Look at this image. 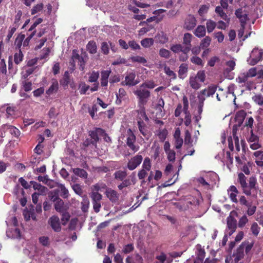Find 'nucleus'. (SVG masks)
Wrapping results in <instances>:
<instances>
[{"label": "nucleus", "instance_id": "9d476101", "mask_svg": "<svg viewBox=\"0 0 263 263\" xmlns=\"http://www.w3.org/2000/svg\"><path fill=\"white\" fill-rule=\"evenodd\" d=\"M89 136H90V138L92 140L91 141L92 145L94 146L95 147H97V142L99 140V137L98 135L96 134L94 130L91 131L89 133Z\"/></svg>", "mask_w": 263, "mask_h": 263}, {"label": "nucleus", "instance_id": "c9c22d12", "mask_svg": "<svg viewBox=\"0 0 263 263\" xmlns=\"http://www.w3.org/2000/svg\"><path fill=\"white\" fill-rule=\"evenodd\" d=\"M95 132H96V134L98 135V137L100 138V137H103L104 136V131L100 128H96L95 130H94Z\"/></svg>", "mask_w": 263, "mask_h": 263}, {"label": "nucleus", "instance_id": "473e14b6", "mask_svg": "<svg viewBox=\"0 0 263 263\" xmlns=\"http://www.w3.org/2000/svg\"><path fill=\"white\" fill-rule=\"evenodd\" d=\"M93 209L96 213H98L100 211V208L101 206L100 202H92Z\"/></svg>", "mask_w": 263, "mask_h": 263}, {"label": "nucleus", "instance_id": "f704fd0d", "mask_svg": "<svg viewBox=\"0 0 263 263\" xmlns=\"http://www.w3.org/2000/svg\"><path fill=\"white\" fill-rule=\"evenodd\" d=\"M52 70L54 74H57L59 72L60 65L59 63H56L54 64L52 68Z\"/></svg>", "mask_w": 263, "mask_h": 263}, {"label": "nucleus", "instance_id": "79ce46f5", "mask_svg": "<svg viewBox=\"0 0 263 263\" xmlns=\"http://www.w3.org/2000/svg\"><path fill=\"white\" fill-rule=\"evenodd\" d=\"M38 180L40 182H43L45 184H47L48 182L49 181L46 177L40 176L38 177Z\"/></svg>", "mask_w": 263, "mask_h": 263}, {"label": "nucleus", "instance_id": "72a5a7b5", "mask_svg": "<svg viewBox=\"0 0 263 263\" xmlns=\"http://www.w3.org/2000/svg\"><path fill=\"white\" fill-rule=\"evenodd\" d=\"M78 220L77 219H72L69 223V228L71 230L75 229L76 225L77 224Z\"/></svg>", "mask_w": 263, "mask_h": 263}, {"label": "nucleus", "instance_id": "c756f323", "mask_svg": "<svg viewBox=\"0 0 263 263\" xmlns=\"http://www.w3.org/2000/svg\"><path fill=\"white\" fill-rule=\"evenodd\" d=\"M22 13L21 11H18L15 15V21L14 23V26H15L16 25H17V27L18 26V22L21 20V17L22 16Z\"/></svg>", "mask_w": 263, "mask_h": 263}, {"label": "nucleus", "instance_id": "4be33fe9", "mask_svg": "<svg viewBox=\"0 0 263 263\" xmlns=\"http://www.w3.org/2000/svg\"><path fill=\"white\" fill-rule=\"evenodd\" d=\"M80 92L81 95L85 94L86 91L89 89V86L87 85L85 83H81L80 84Z\"/></svg>", "mask_w": 263, "mask_h": 263}, {"label": "nucleus", "instance_id": "f03ea898", "mask_svg": "<svg viewBox=\"0 0 263 263\" xmlns=\"http://www.w3.org/2000/svg\"><path fill=\"white\" fill-rule=\"evenodd\" d=\"M76 61H78L80 65V70H83L85 68V61L83 57L79 55L77 50H73L72 51L71 60L70 61V65L72 66H74Z\"/></svg>", "mask_w": 263, "mask_h": 263}, {"label": "nucleus", "instance_id": "e433bc0d", "mask_svg": "<svg viewBox=\"0 0 263 263\" xmlns=\"http://www.w3.org/2000/svg\"><path fill=\"white\" fill-rule=\"evenodd\" d=\"M42 146L41 144L39 143L35 147L34 151L37 154H41L42 152Z\"/></svg>", "mask_w": 263, "mask_h": 263}, {"label": "nucleus", "instance_id": "a19ab883", "mask_svg": "<svg viewBox=\"0 0 263 263\" xmlns=\"http://www.w3.org/2000/svg\"><path fill=\"white\" fill-rule=\"evenodd\" d=\"M34 121L33 119H25L24 120V123L25 126L29 125L33 123H34Z\"/></svg>", "mask_w": 263, "mask_h": 263}, {"label": "nucleus", "instance_id": "5701e85b", "mask_svg": "<svg viewBox=\"0 0 263 263\" xmlns=\"http://www.w3.org/2000/svg\"><path fill=\"white\" fill-rule=\"evenodd\" d=\"M43 8V4H39L34 6L31 10V14H34L41 11Z\"/></svg>", "mask_w": 263, "mask_h": 263}, {"label": "nucleus", "instance_id": "603ef678", "mask_svg": "<svg viewBox=\"0 0 263 263\" xmlns=\"http://www.w3.org/2000/svg\"><path fill=\"white\" fill-rule=\"evenodd\" d=\"M105 244L101 240H99L97 242V247L99 249H102L104 247Z\"/></svg>", "mask_w": 263, "mask_h": 263}, {"label": "nucleus", "instance_id": "338daca9", "mask_svg": "<svg viewBox=\"0 0 263 263\" xmlns=\"http://www.w3.org/2000/svg\"><path fill=\"white\" fill-rule=\"evenodd\" d=\"M71 238L73 241H75L77 239V236L76 233H74L72 235Z\"/></svg>", "mask_w": 263, "mask_h": 263}, {"label": "nucleus", "instance_id": "6e6552de", "mask_svg": "<svg viewBox=\"0 0 263 263\" xmlns=\"http://www.w3.org/2000/svg\"><path fill=\"white\" fill-rule=\"evenodd\" d=\"M83 200L81 202V209L83 212H86L87 211L89 205V200L86 195H84L82 196Z\"/></svg>", "mask_w": 263, "mask_h": 263}, {"label": "nucleus", "instance_id": "7ed1b4c3", "mask_svg": "<svg viewBox=\"0 0 263 263\" xmlns=\"http://www.w3.org/2000/svg\"><path fill=\"white\" fill-rule=\"evenodd\" d=\"M48 223L54 232H59L61 231L60 219L57 216H51L49 219Z\"/></svg>", "mask_w": 263, "mask_h": 263}, {"label": "nucleus", "instance_id": "864d4df0", "mask_svg": "<svg viewBox=\"0 0 263 263\" xmlns=\"http://www.w3.org/2000/svg\"><path fill=\"white\" fill-rule=\"evenodd\" d=\"M34 1L35 0H23L24 4L27 6H30L31 3Z\"/></svg>", "mask_w": 263, "mask_h": 263}, {"label": "nucleus", "instance_id": "a211bd4d", "mask_svg": "<svg viewBox=\"0 0 263 263\" xmlns=\"http://www.w3.org/2000/svg\"><path fill=\"white\" fill-rule=\"evenodd\" d=\"M40 242L44 246L48 247L50 245L49 238L47 236H42L39 238Z\"/></svg>", "mask_w": 263, "mask_h": 263}, {"label": "nucleus", "instance_id": "58836bf2", "mask_svg": "<svg viewBox=\"0 0 263 263\" xmlns=\"http://www.w3.org/2000/svg\"><path fill=\"white\" fill-rule=\"evenodd\" d=\"M51 207V205L48 201H44L43 203V208L44 211H49Z\"/></svg>", "mask_w": 263, "mask_h": 263}, {"label": "nucleus", "instance_id": "c03bdc74", "mask_svg": "<svg viewBox=\"0 0 263 263\" xmlns=\"http://www.w3.org/2000/svg\"><path fill=\"white\" fill-rule=\"evenodd\" d=\"M97 103L99 104L102 108H106L107 105L105 104L103 101L102 100L98 98H97Z\"/></svg>", "mask_w": 263, "mask_h": 263}, {"label": "nucleus", "instance_id": "6ab92c4d", "mask_svg": "<svg viewBox=\"0 0 263 263\" xmlns=\"http://www.w3.org/2000/svg\"><path fill=\"white\" fill-rule=\"evenodd\" d=\"M59 114V112L55 107H51L49 112L48 116L50 118H55Z\"/></svg>", "mask_w": 263, "mask_h": 263}, {"label": "nucleus", "instance_id": "e2e57ef3", "mask_svg": "<svg viewBox=\"0 0 263 263\" xmlns=\"http://www.w3.org/2000/svg\"><path fill=\"white\" fill-rule=\"evenodd\" d=\"M36 211L37 213H40L42 211V206L41 204L37 205L36 206Z\"/></svg>", "mask_w": 263, "mask_h": 263}, {"label": "nucleus", "instance_id": "ddd939ff", "mask_svg": "<svg viewBox=\"0 0 263 263\" xmlns=\"http://www.w3.org/2000/svg\"><path fill=\"white\" fill-rule=\"evenodd\" d=\"M87 49L90 53H96L97 50V46L95 42H89L87 45Z\"/></svg>", "mask_w": 263, "mask_h": 263}, {"label": "nucleus", "instance_id": "f8f14e48", "mask_svg": "<svg viewBox=\"0 0 263 263\" xmlns=\"http://www.w3.org/2000/svg\"><path fill=\"white\" fill-rule=\"evenodd\" d=\"M90 197L92 199V202H100L102 199V195L97 192H92Z\"/></svg>", "mask_w": 263, "mask_h": 263}, {"label": "nucleus", "instance_id": "a878e982", "mask_svg": "<svg viewBox=\"0 0 263 263\" xmlns=\"http://www.w3.org/2000/svg\"><path fill=\"white\" fill-rule=\"evenodd\" d=\"M69 82V78L67 75L65 74L64 77L60 81V84L63 86H67Z\"/></svg>", "mask_w": 263, "mask_h": 263}, {"label": "nucleus", "instance_id": "37998d69", "mask_svg": "<svg viewBox=\"0 0 263 263\" xmlns=\"http://www.w3.org/2000/svg\"><path fill=\"white\" fill-rule=\"evenodd\" d=\"M6 169V164L3 162H0V173H3Z\"/></svg>", "mask_w": 263, "mask_h": 263}, {"label": "nucleus", "instance_id": "423d86ee", "mask_svg": "<svg viewBox=\"0 0 263 263\" xmlns=\"http://www.w3.org/2000/svg\"><path fill=\"white\" fill-rule=\"evenodd\" d=\"M59 89L58 82L56 80H54L52 82L51 85L49 87L48 89L46 91V93L48 96H50L57 92Z\"/></svg>", "mask_w": 263, "mask_h": 263}, {"label": "nucleus", "instance_id": "a18cd8bd", "mask_svg": "<svg viewBox=\"0 0 263 263\" xmlns=\"http://www.w3.org/2000/svg\"><path fill=\"white\" fill-rule=\"evenodd\" d=\"M109 222L108 221H105L104 222H102V223H100L98 226V229H103V228H105L106 227H107L108 225Z\"/></svg>", "mask_w": 263, "mask_h": 263}, {"label": "nucleus", "instance_id": "09e8293b", "mask_svg": "<svg viewBox=\"0 0 263 263\" xmlns=\"http://www.w3.org/2000/svg\"><path fill=\"white\" fill-rule=\"evenodd\" d=\"M92 140L90 138V139H86L83 143V145L85 146V147H88L91 145H92V143H91V141Z\"/></svg>", "mask_w": 263, "mask_h": 263}, {"label": "nucleus", "instance_id": "aec40b11", "mask_svg": "<svg viewBox=\"0 0 263 263\" xmlns=\"http://www.w3.org/2000/svg\"><path fill=\"white\" fill-rule=\"evenodd\" d=\"M99 76L98 72L93 71L89 78V82H96L97 81Z\"/></svg>", "mask_w": 263, "mask_h": 263}, {"label": "nucleus", "instance_id": "0eeeda50", "mask_svg": "<svg viewBox=\"0 0 263 263\" xmlns=\"http://www.w3.org/2000/svg\"><path fill=\"white\" fill-rule=\"evenodd\" d=\"M110 70H105L101 72V85L106 86L108 83V78L110 74Z\"/></svg>", "mask_w": 263, "mask_h": 263}, {"label": "nucleus", "instance_id": "20e7f679", "mask_svg": "<svg viewBox=\"0 0 263 263\" xmlns=\"http://www.w3.org/2000/svg\"><path fill=\"white\" fill-rule=\"evenodd\" d=\"M57 186L58 187L59 190H57L56 191H58V193L59 192L61 193V196L64 199L68 198L69 196V192L65 185L59 183H57Z\"/></svg>", "mask_w": 263, "mask_h": 263}, {"label": "nucleus", "instance_id": "dca6fc26", "mask_svg": "<svg viewBox=\"0 0 263 263\" xmlns=\"http://www.w3.org/2000/svg\"><path fill=\"white\" fill-rule=\"evenodd\" d=\"M61 213L62 214V217L61 218L62 224L65 226L69 221L70 216L67 211L62 212Z\"/></svg>", "mask_w": 263, "mask_h": 263}, {"label": "nucleus", "instance_id": "2eb2a0df", "mask_svg": "<svg viewBox=\"0 0 263 263\" xmlns=\"http://www.w3.org/2000/svg\"><path fill=\"white\" fill-rule=\"evenodd\" d=\"M73 190L75 192L76 194L77 195L83 196V190L82 189L81 186L79 184H73L72 186Z\"/></svg>", "mask_w": 263, "mask_h": 263}, {"label": "nucleus", "instance_id": "8fccbe9b", "mask_svg": "<svg viewBox=\"0 0 263 263\" xmlns=\"http://www.w3.org/2000/svg\"><path fill=\"white\" fill-rule=\"evenodd\" d=\"M36 171L40 173H44L46 172V166L45 165L41 166L39 168H37L36 169Z\"/></svg>", "mask_w": 263, "mask_h": 263}, {"label": "nucleus", "instance_id": "ea45409f", "mask_svg": "<svg viewBox=\"0 0 263 263\" xmlns=\"http://www.w3.org/2000/svg\"><path fill=\"white\" fill-rule=\"evenodd\" d=\"M97 111V106L96 105H94L92 107V109L91 110H90L89 111V114L91 116V117L92 118H94L95 117V112H96Z\"/></svg>", "mask_w": 263, "mask_h": 263}, {"label": "nucleus", "instance_id": "bb28decb", "mask_svg": "<svg viewBox=\"0 0 263 263\" xmlns=\"http://www.w3.org/2000/svg\"><path fill=\"white\" fill-rule=\"evenodd\" d=\"M32 83L30 82L25 81L23 83V88L25 91H28L32 89Z\"/></svg>", "mask_w": 263, "mask_h": 263}, {"label": "nucleus", "instance_id": "5fc2aeb1", "mask_svg": "<svg viewBox=\"0 0 263 263\" xmlns=\"http://www.w3.org/2000/svg\"><path fill=\"white\" fill-rule=\"evenodd\" d=\"M11 125H4L2 127V130L4 132V133H8V127H10Z\"/></svg>", "mask_w": 263, "mask_h": 263}, {"label": "nucleus", "instance_id": "f3484780", "mask_svg": "<svg viewBox=\"0 0 263 263\" xmlns=\"http://www.w3.org/2000/svg\"><path fill=\"white\" fill-rule=\"evenodd\" d=\"M8 133L12 135H14L15 137H17L20 135V130L15 127L11 125L10 127H8Z\"/></svg>", "mask_w": 263, "mask_h": 263}, {"label": "nucleus", "instance_id": "4d7b16f0", "mask_svg": "<svg viewBox=\"0 0 263 263\" xmlns=\"http://www.w3.org/2000/svg\"><path fill=\"white\" fill-rule=\"evenodd\" d=\"M92 189L93 190L92 192H98V191L100 190V187L98 184H96L92 186Z\"/></svg>", "mask_w": 263, "mask_h": 263}, {"label": "nucleus", "instance_id": "680f3d73", "mask_svg": "<svg viewBox=\"0 0 263 263\" xmlns=\"http://www.w3.org/2000/svg\"><path fill=\"white\" fill-rule=\"evenodd\" d=\"M95 86L93 87H91L90 88V90L91 92L96 91L98 90V84H95Z\"/></svg>", "mask_w": 263, "mask_h": 263}, {"label": "nucleus", "instance_id": "39448f33", "mask_svg": "<svg viewBox=\"0 0 263 263\" xmlns=\"http://www.w3.org/2000/svg\"><path fill=\"white\" fill-rule=\"evenodd\" d=\"M30 183L33 185V187L34 190H37L39 191L37 194L39 195L45 194L47 191V187L34 181H31L30 182Z\"/></svg>", "mask_w": 263, "mask_h": 263}, {"label": "nucleus", "instance_id": "412c9836", "mask_svg": "<svg viewBox=\"0 0 263 263\" xmlns=\"http://www.w3.org/2000/svg\"><path fill=\"white\" fill-rule=\"evenodd\" d=\"M24 37V35H21L20 37H17L15 40L16 47L18 49V51L20 50H21V47L22 45V42Z\"/></svg>", "mask_w": 263, "mask_h": 263}, {"label": "nucleus", "instance_id": "49530a36", "mask_svg": "<svg viewBox=\"0 0 263 263\" xmlns=\"http://www.w3.org/2000/svg\"><path fill=\"white\" fill-rule=\"evenodd\" d=\"M60 174L64 178H66L68 177V173L67 172V171H66L65 169L64 168H62L61 171H60Z\"/></svg>", "mask_w": 263, "mask_h": 263}, {"label": "nucleus", "instance_id": "7c9ffc66", "mask_svg": "<svg viewBox=\"0 0 263 263\" xmlns=\"http://www.w3.org/2000/svg\"><path fill=\"white\" fill-rule=\"evenodd\" d=\"M101 49L104 54H107L109 51V47L108 44L105 42L102 43Z\"/></svg>", "mask_w": 263, "mask_h": 263}, {"label": "nucleus", "instance_id": "6e6d98bb", "mask_svg": "<svg viewBox=\"0 0 263 263\" xmlns=\"http://www.w3.org/2000/svg\"><path fill=\"white\" fill-rule=\"evenodd\" d=\"M46 41V39H43L40 40V43L39 45L37 46L38 48H41L45 44V42Z\"/></svg>", "mask_w": 263, "mask_h": 263}, {"label": "nucleus", "instance_id": "9b49d317", "mask_svg": "<svg viewBox=\"0 0 263 263\" xmlns=\"http://www.w3.org/2000/svg\"><path fill=\"white\" fill-rule=\"evenodd\" d=\"M23 59V54L21 50H20L18 52H16L14 55V61L16 64H19Z\"/></svg>", "mask_w": 263, "mask_h": 263}, {"label": "nucleus", "instance_id": "cd10ccee", "mask_svg": "<svg viewBox=\"0 0 263 263\" xmlns=\"http://www.w3.org/2000/svg\"><path fill=\"white\" fill-rule=\"evenodd\" d=\"M19 182L21 184V185L26 189H29L30 185L28 184V183L23 178L21 177L19 180Z\"/></svg>", "mask_w": 263, "mask_h": 263}, {"label": "nucleus", "instance_id": "052dcab7", "mask_svg": "<svg viewBox=\"0 0 263 263\" xmlns=\"http://www.w3.org/2000/svg\"><path fill=\"white\" fill-rule=\"evenodd\" d=\"M12 66H13V63H12V62L11 61V58L10 57H9V62H8V68H9V70H10L12 68Z\"/></svg>", "mask_w": 263, "mask_h": 263}, {"label": "nucleus", "instance_id": "69168bd1", "mask_svg": "<svg viewBox=\"0 0 263 263\" xmlns=\"http://www.w3.org/2000/svg\"><path fill=\"white\" fill-rule=\"evenodd\" d=\"M16 90V86L15 84H13L12 85V87L11 89V92L13 93L15 92Z\"/></svg>", "mask_w": 263, "mask_h": 263}, {"label": "nucleus", "instance_id": "2f4dec72", "mask_svg": "<svg viewBox=\"0 0 263 263\" xmlns=\"http://www.w3.org/2000/svg\"><path fill=\"white\" fill-rule=\"evenodd\" d=\"M34 33H35V31H33V32L31 33V34H30L29 35V36H28L25 40V41H24L23 43V46H27L29 44V41L30 40V39L33 37V36L34 35Z\"/></svg>", "mask_w": 263, "mask_h": 263}, {"label": "nucleus", "instance_id": "4468645a", "mask_svg": "<svg viewBox=\"0 0 263 263\" xmlns=\"http://www.w3.org/2000/svg\"><path fill=\"white\" fill-rule=\"evenodd\" d=\"M107 197L113 202L115 201V192L111 189H108L106 191Z\"/></svg>", "mask_w": 263, "mask_h": 263}, {"label": "nucleus", "instance_id": "774afa93", "mask_svg": "<svg viewBox=\"0 0 263 263\" xmlns=\"http://www.w3.org/2000/svg\"><path fill=\"white\" fill-rule=\"evenodd\" d=\"M45 33V30L43 29V30H41L38 33H37V36L38 37H41Z\"/></svg>", "mask_w": 263, "mask_h": 263}, {"label": "nucleus", "instance_id": "b1692460", "mask_svg": "<svg viewBox=\"0 0 263 263\" xmlns=\"http://www.w3.org/2000/svg\"><path fill=\"white\" fill-rule=\"evenodd\" d=\"M17 27V25H16L15 26L11 27L10 28V31H9L8 34L7 35L6 40L7 41H9L10 39L12 36L13 33L16 31V28Z\"/></svg>", "mask_w": 263, "mask_h": 263}, {"label": "nucleus", "instance_id": "13d9d810", "mask_svg": "<svg viewBox=\"0 0 263 263\" xmlns=\"http://www.w3.org/2000/svg\"><path fill=\"white\" fill-rule=\"evenodd\" d=\"M115 248L114 244H110L108 247V251L110 252H113L114 251Z\"/></svg>", "mask_w": 263, "mask_h": 263}, {"label": "nucleus", "instance_id": "1a4fd4ad", "mask_svg": "<svg viewBox=\"0 0 263 263\" xmlns=\"http://www.w3.org/2000/svg\"><path fill=\"white\" fill-rule=\"evenodd\" d=\"M73 172L74 174L78 176L81 178H87V172L83 169L76 168L73 170Z\"/></svg>", "mask_w": 263, "mask_h": 263}, {"label": "nucleus", "instance_id": "de8ad7c7", "mask_svg": "<svg viewBox=\"0 0 263 263\" xmlns=\"http://www.w3.org/2000/svg\"><path fill=\"white\" fill-rule=\"evenodd\" d=\"M44 52L43 53V55H41V58L42 59H45V58H47L48 56V55H49V54L50 53V50H49V48H47L45 50H44Z\"/></svg>", "mask_w": 263, "mask_h": 263}, {"label": "nucleus", "instance_id": "c85d7f7f", "mask_svg": "<svg viewBox=\"0 0 263 263\" xmlns=\"http://www.w3.org/2000/svg\"><path fill=\"white\" fill-rule=\"evenodd\" d=\"M44 92V89L43 87H40L34 91H33V95L35 97H39L42 95Z\"/></svg>", "mask_w": 263, "mask_h": 263}, {"label": "nucleus", "instance_id": "f257e3e1", "mask_svg": "<svg viewBox=\"0 0 263 263\" xmlns=\"http://www.w3.org/2000/svg\"><path fill=\"white\" fill-rule=\"evenodd\" d=\"M49 199L53 203L54 209L59 213L66 211L68 208V204H65L63 200L60 198L58 191H52L48 193Z\"/></svg>", "mask_w": 263, "mask_h": 263}, {"label": "nucleus", "instance_id": "393cba45", "mask_svg": "<svg viewBox=\"0 0 263 263\" xmlns=\"http://www.w3.org/2000/svg\"><path fill=\"white\" fill-rule=\"evenodd\" d=\"M16 108L14 106H8L6 108V112L9 116H12L14 115Z\"/></svg>", "mask_w": 263, "mask_h": 263}, {"label": "nucleus", "instance_id": "4c0bfd02", "mask_svg": "<svg viewBox=\"0 0 263 263\" xmlns=\"http://www.w3.org/2000/svg\"><path fill=\"white\" fill-rule=\"evenodd\" d=\"M39 194L37 193H34L32 195V202L34 204H36L38 201Z\"/></svg>", "mask_w": 263, "mask_h": 263}, {"label": "nucleus", "instance_id": "bf43d9fd", "mask_svg": "<svg viewBox=\"0 0 263 263\" xmlns=\"http://www.w3.org/2000/svg\"><path fill=\"white\" fill-rule=\"evenodd\" d=\"M111 261L109 257L105 256L103 260V263H111Z\"/></svg>", "mask_w": 263, "mask_h": 263}, {"label": "nucleus", "instance_id": "0e129e2a", "mask_svg": "<svg viewBox=\"0 0 263 263\" xmlns=\"http://www.w3.org/2000/svg\"><path fill=\"white\" fill-rule=\"evenodd\" d=\"M43 22V19L41 18H37L34 22L36 25H38Z\"/></svg>", "mask_w": 263, "mask_h": 263}, {"label": "nucleus", "instance_id": "3c124183", "mask_svg": "<svg viewBox=\"0 0 263 263\" xmlns=\"http://www.w3.org/2000/svg\"><path fill=\"white\" fill-rule=\"evenodd\" d=\"M14 235L13 236L14 237L18 238V237H20V231L18 229L15 228L14 230Z\"/></svg>", "mask_w": 263, "mask_h": 263}]
</instances>
